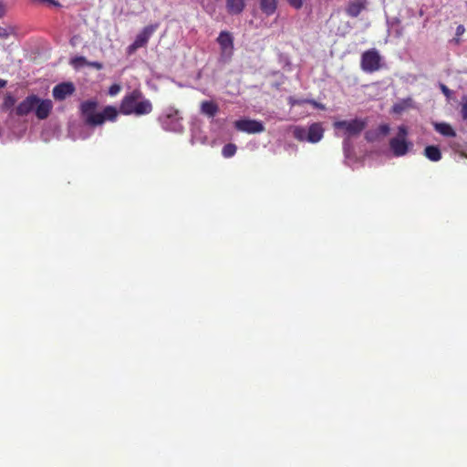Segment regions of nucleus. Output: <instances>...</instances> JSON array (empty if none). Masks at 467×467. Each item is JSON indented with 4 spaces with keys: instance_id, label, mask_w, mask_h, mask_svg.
Instances as JSON below:
<instances>
[{
    "instance_id": "obj_1",
    "label": "nucleus",
    "mask_w": 467,
    "mask_h": 467,
    "mask_svg": "<svg viewBox=\"0 0 467 467\" xmlns=\"http://www.w3.org/2000/svg\"><path fill=\"white\" fill-rule=\"evenodd\" d=\"M98 101L94 99L80 103L79 110L85 125L90 127L99 126L105 121H114L118 118V109L113 106H107L102 112H98Z\"/></svg>"
},
{
    "instance_id": "obj_2",
    "label": "nucleus",
    "mask_w": 467,
    "mask_h": 467,
    "mask_svg": "<svg viewBox=\"0 0 467 467\" xmlns=\"http://www.w3.org/2000/svg\"><path fill=\"white\" fill-rule=\"evenodd\" d=\"M119 111L126 116H146L151 113L152 104L140 90L133 89L122 98Z\"/></svg>"
},
{
    "instance_id": "obj_3",
    "label": "nucleus",
    "mask_w": 467,
    "mask_h": 467,
    "mask_svg": "<svg viewBox=\"0 0 467 467\" xmlns=\"http://www.w3.org/2000/svg\"><path fill=\"white\" fill-rule=\"evenodd\" d=\"M367 127V119L356 118L351 120H337L333 123V128L336 130H340L343 133L342 149L344 156L347 159L352 157L353 144L351 138L358 137Z\"/></svg>"
},
{
    "instance_id": "obj_4",
    "label": "nucleus",
    "mask_w": 467,
    "mask_h": 467,
    "mask_svg": "<svg viewBox=\"0 0 467 467\" xmlns=\"http://www.w3.org/2000/svg\"><path fill=\"white\" fill-rule=\"evenodd\" d=\"M161 129L169 132H183V118L180 110L172 106L166 107L161 110L159 119Z\"/></svg>"
},
{
    "instance_id": "obj_5",
    "label": "nucleus",
    "mask_w": 467,
    "mask_h": 467,
    "mask_svg": "<svg viewBox=\"0 0 467 467\" xmlns=\"http://www.w3.org/2000/svg\"><path fill=\"white\" fill-rule=\"evenodd\" d=\"M408 136L409 130L407 127L400 125L398 135L389 140V149L395 157L404 156L413 148V143L407 140Z\"/></svg>"
},
{
    "instance_id": "obj_6",
    "label": "nucleus",
    "mask_w": 467,
    "mask_h": 467,
    "mask_svg": "<svg viewBox=\"0 0 467 467\" xmlns=\"http://www.w3.org/2000/svg\"><path fill=\"white\" fill-rule=\"evenodd\" d=\"M295 139L309 143H317L322 140L324 129L320 123H312L309 128L296 126L293 130Z\"/></svg>"
},
{
    "instance_id": "obj_7",
    "label": "nucleus",
    "mask_w": 467,
    "mask_h": 467,
    "mask_svg": "<svg viewBox=\"0 0 467 467\" xmlns=\"http://www.w3.org/2000/svg\"><path fill=\"white\" fill-rule=\"evenodd\" d=\"M381 57L375 48H371L361 55V69L366 73H373L380 69Z\"/></svg>"
},
{
    "instance_id": "obj_8",
    "label": "nucleus",
    "mask_w": 467,
    "mask_h": 467,
    "mask_svg": "<svg viewBox=\"0 0 467 467\" xmlns=\"http://www.w3.org/2000/svg\"><path fill=\"white\" fill-rule=\"evenodd\" d=\"M235 129L241 132H246L248 134L261 133L265 130L264 124L261 120H255L251 119H241L234 123Z\"/></svg>"
},
{
    "instance_id": "obj_9",
    "label": "nucleus",
    "mask_w": 467,
    "mask_h": 467,
    "mask_svg": "<svg viewBox=\"0 0 467 467\" xmlns=\"http://www.w3.org/2000/svg\"><path fill=\"white\" fill-rule=\"evenodd\" d=\"M217 43L219 47H221L222 57L224 59H230L234 52V37L232 33L229 31H223L219 33Z\"/></svg>"
},
{
    "instance_id": "obj_10",
    "label": "nucleus",
    "mask_w": 467,
    "mask_h": 467,
    "mask_svg": "<svg viewBox=\"0 0 467 467\" xmlns=\"http://www.w3.org/2000/svg\"><path fill=\"white\" fill-rule=\"evenodd\" d=\"M75 92V86L72 82H61L52 88V97L57 101L65 100Z\"/></svg>"
},
{
    "instance_id": "obj_11",
    "label": "nucleus",
    "mask_w": 467,
    "mask_h": 467,
    "mask_svg": "<svg viewBox=\"0 0 467 467\" xmlns=\"http://www.w3.org/2000/svg\"><path fill=\"white\" fill-rule=\"evenodd\" d=\"M39 99L40 98L36 95H30L25 98L24 100L17 105L16 114L20 117L28 115L36 109Z\"/></svg>"
},
{
    "instance_id": "obj_12",
    "label": "nucleus",
    "mask_w": 467,
    "mask_h": 467,
    "mask_svg": "<svg viewBox=\"0 0 467 467\" xmlns=\"http://www.w3.org/2000/svg\"><path fill=\"white\" fill-rule=\"evenodd\" d=\"M158 27L157 24L154 25H148L139 34L136 36L135 41H133L132 44H136L138 46H140L142 47H145L148 44V40L150 39V36L152 34L156 31Z\"/></svg>"
},
{
    "instance_id": "obj_13",
    "label": "nucleus",
    "mask_w": 467,
    "mask_h": 467,
    "mask_svg": "<svg viewBox=\"0 0 467 467\" xmlns=\"http://www.w3.org/2000/svg\"><path fill=\"white\" fill-rule=\"evenodd\" d=\"M52 101L50 99H41L36 103L35 113L37 119H45L48 117L52 110Z\"/></svg>"
},
{
    "instance_id": "obj_14",
    "label": "nucleus",
    "mask_w": 467,
    "mask_h": 467,
    "mask_svg": "<svg viewBox=\"0 0 467 467\" xmlns=\"http://www.w3.org/2000/svg\"><path fill=\"white\" fill-rule=\"evenodd\" d=\"M219 112V106L213 101H202L200 104V113L208 119H213Z\"/></svg>"
},
{
    "instance_id": "obj_15",
    "label": "nucleus",
    "mask_w": 467,
    "mask_h": 467,
    "mask_svg": "<svg viewBox=\"0 0 467 467\" xmlns=\"http://www.w3.org/2000/svg\"><path fill=\"white\" fill-rule=\"evenodd\" d=\"M226 9L229 15H240L245 9V0H226Z\"/></svg>"
},
{
    "instance_id": "obj_16",
    "label": "nucleus",
    "mask_w": 467,
    "mask_h": 467,
    "mask_svg": "<svg viewBox=\"0 0 467 467\" xmlns=\"http://www.w3.org/2000/svg\"><path fill=\"white\" fill-rule=\"evenodd\" d=\"M260 9L266 17L274 16L277 9V0H260Z\"/></svg>"
},
{
    "instance_id": "obj_17",
    "label": "nucleus",
    "mask_w": 467,
    "mask_h": 467,
    "mask_svg": "<svg viewBox=\"0 0 467 467\" xmlns=\"http://www.w3.org/2000/svg\"><path fill=\"white\" fill-rule=\"evenodd\" d=\"M423 154L428 160L433 162H437L442 159V153L441 152L440 148L436 145H429L425 147Z\"/></svg>"
},
{
    "instance_id": "obj_18",
    "label": "nucleus",
    "mask_w": 467,
    "mask_h": 467,
    "mask_svg": "<svg viewBox=\"0 0 467 467\" xmlns=\"http://www.w3.org/2000/svg\"><path fill=\"white\" fill-rule=\"evenodd\" d=\"M366 7L365 1H353L348 5L347 14L351 17H358L360 15L361 11Z\"/></svg>"
},
{
    "instance_id": "obj_19",
    "label": "nucleus",
    "mask_w": 467,
    "mask_h": 467,
    "mask_svg": "<svg viewBox=\"0 0 467 467\" xmlns=\"http://www.w3.org/2000/svg\"><path fill=\"white\" fill-rule=\"evenodd\" d=\"M433 129L444 137H455V131L451 124L446 122H433Z\"/></svg>"
},
{
    "instance_id": "obj_20",
    "label": "nucleus",
    "mask_w": 467,
    "mask_h": 467,
    "mask_svg": "<svg viewBox=\"0 0 467 467\" xmlns=\"http://www.w3.org/2000/svg\"><path fill=\"white\" fill-rule=\"evenodd\" d=\"M236 150H237L236 145L232 144V143L224 144V146L223 147V150H222V154L224 158L228 159V158L233 157L236 153Z\"/></svg>"
},
{
    "instance_id": "obj_21",
    "label": "nucleus",
    "mask_w": 467,
    "mask_h": 467,
    "mask_svg": "<svg viewBox=\"0 0 467 467\" xmlns=\"http://www.w3.org/2000/svg\"><path fill=\"white\" fill-rule=\"evenodd\" d=\"M88 60L86 59L83 56L75 57L71 58V60H70L71 66H73L76 68H78L80 67H85L86 63H88Z\"/></svg>"
},
{
    "instance_id": "obj_22",
    "label": "nucleus",
    "mask_w": 467,
    "mask_h": 467,
    "mask_svg": "<svg viewBox=\"0 0 467 467\" xmlns=\"http://www.w3.org/2000/svg\"><path fill=\"white\" fill-rule=\"evenodd\" d=\"M390 128L388 124H380L378 129L374 130L375 132H378V135L380 137H385L389 133Z\"/></svg>"
},
{
    "instance_id": "obj_23",
    "label": "nucleus",
    "mask_w": 467,
    "mask_h": 467,
    "mask_svg": "<svg viewBox=\"0 0 467 467\" xmlns=\"http://www.w3.org/2000/svg\"><path fill=\"white\" fill-rule=\"evenodd\" d=\"M380 136L378 135L377 131H374L373 130H367L365 133V139L368 142H374L379 140Z\"/></svg>"
},
{
    "instance_id": "obj_24",
    "label": "nucleus",
    "mask_w": 467,
    "mask_h": 467,
    "mask_svg": "<svg viewBox=\"0 0 467 467\" xmlns=\"http://www.w3.org/2000/svg\"><path fill=\"white\" fill-rule=\"evenodd\" d=\"M15 105V98L11 95H7L5 99H4V109H10Z\"/></svg>"
},
{
    "instance_id": "obj_25",
    "label": "nucleus",
    "mask_w": 467,
    "mask_h": 467,
    "mask_svg": "<svg viewBox=\"0 0 467 467\" xmlns=\"http://www.w3.org/2000/svg\"><path fill=\"white\" fill-rule=\"evenodd\" d=\"M461 114L462 119L467 120V97L462 98Z\"/></svg>"
},
{
    "instance_id": "obj_26",
    "label": "nucleus",
    "mask_w": 467,
    "mask_h": 467,
    "mask_svg": "<svg viewBox=\"0 0 467 467\" xmlns=\"http://www.w3.org/2000/svg\"><path fill=\"white\" fill-rule=\"evenodd\" d=\"M307 100L308 99H295L293 97H289L290 106H301L304 103H306Z\"/></svg>"
},
{
    "instance_id": "obj_27",
    "label": "nucleus",
    "mask_w": 467,
    "mask_h": 467,
    "mask_svg": "<svg viewBox=\"0 0 467 467\" xmlns=\"http://www.w3.org/2000/svg\"><path fill=\"white\" fill-rule=\"evenodd\" d=\"M138 48H142V47L133 43L130 44L129 47H127L128 56H132L138 50Z\"/></svg>"
},
{
    "instance_id": "obj_28",
    "label": "nucleus",
    "mask_w": 467,
    "mask_h": 467,
    "mask_svg": "<svg viewBox=\"0 0 467 467\" xmlns=\"http://www.w3.org/2000/svg\"><path fill=\"white\" fill-rule=\"evenodd\" d=\"M86 67H92L96 68L97 70H102L103 69V64L101 62L98 61H88L86 63Z\"/></svg>"
},
{
    "instance_id": "obj_29",
    "label": "nucleus",
    "mask_w": 467,
    "mask_h": 467,
    "mask_svg": "<svg viewBox=\"0 0 467 467\" xmlns=\"http://www.w3.org/2000/svg\"><path fill=\"white\" fill-rule=\"evenodd\" d=\"M119 90H121V87L117 84H114L111 87H109V94L114 96L117 95L119 92Z\"/></svg>"
},
{
    "instance_id": "obj_30",
    "label": "nucleus",
    "mask_w": 467,
    "mask_h": 467,
    "mask_svg": "<svg viewBox=\"0 0 467 467\" xmlns=\"http://www.w3.org/2000/svg\"><path fill=\"white\" fill-rule=\"evenodd\" d=\"M307 103L312 105L313 107H315L316 109H317L319 110H325V105L322 103H319L314 99L307 100Z\"/></svg>"
},
{
    "instance_id": "obj_31",
    "label": "nucleus",
    "mask_w": 467,
    "mask_h": 467,
    "mask_svg": "<svg viewBox=\"0 0 467 467\" xmlns=\"http://www.w3.org/2000/svg\"><path fill=\"white\" fill-rule=\"evenodd\" d=\"M286 2L296 9L302 7V0H286Z\"/></svg>"
},
{
    "instance_id": "obj_32",
    "label": "nucleus",
    "mask_w": 467,
    "mask_h": 467,
    "mask_svg": "<svg viewBox=\"0 0 467 467\" xmlns=\"http://www.w3.org/2000/svg\"><path fill=\"white\" fill-rule=\"evenodd\" d=\"M404 109H405V107L403 104L399 103V104H395L393 106V111L396 114H400Z\"/></svg>"
},
{
    "instance_id": "obj_33",
    "label": "nucleus",
    "mask_w": 467,
    "mask_h": 467,
    "mask_svg": "<svg viewBox=\"0 0 467 467\" xmlns=\"http://www.w3.org/2000/svg\"><path fill=\"white\" fill-rule=\"evenodd\" d=\"M440 89H441L442 93L444 94V96L446 97H449L450 94H451V90H450L448 88L447 86L443 85V84H440Z\"/></svg>"
},
{
    "instance_id": "obj_34",
    "label": "nucleus",
    "mask_w": 467,
    "mask_h": 467,
    "mask_svg": "<svg viewBox=\"0 0 467 467\" xmlns=\"http://www.w3.org/2000/svg\"><path fill=\"white\" fill-rule=\"evenodd\" d=\"M9 36V32L6 28L0 26V38L6 39Z\"/></svg>"
},
{
    "instance_id": "obj_35",
    "label": "nucleus",
    "mask_w": 467,
    "mask_h": 467,
    "mask_svg": "<svg viewBox=\"0 0 467 467\" xmlns=\"http://www.w3.org/2000/svg\"><path fill=\"white\" fill-rule=\"evenodd\" d=\"M6 14V7L3 3L0 2V18L4 17Z\"/></svg>"
},
{
    "instance_id": "obj_36",
    "label": "nucleus",
    "mask_w": 467,
    "mask_h": 467,
    "mask_svg": "<svg viewBox=\"0 0 467 467\" xmlns=\"http://www.w3.org/2000/svg\"><path fill=\"white\" fill-rule=\"evenodd\" d=\"M463 32H464V27L462 25H460L456 27V36H462Z\"/></svg>"
},
{
    "instance_id": "obj_37",
    "label": "nucleus",
    "mask_w": 467,
    "mask_h": 467,
    "mask_svg": "<svg viewBox=\"0 0 467 467\" xmlns=\"http://www.w3.org/2000/svg\"><path fill=\"white\" fill-rule=\"evenodd\" d=\"M7 82L2 78H0V88L6 87Z\"/></svg>"
},
{
    "instance_id": "obj_38",
    "label": "nucleus",
    "mask_w": 467,
    "mask_h": 467,
    "mask_svg": "<svg viewBox=\"0 0 467 467\" xmlns=\"http://www.w3.org/2000/svg\"><path fill=\"white\" fill-rule=\"evenodd\" d=\"M44 1H49V2H51L52 4H56V5H57V2H56L55 0H44Z\"/></svg>"
},
{
    "instance_id": "obj_39",
    "label": "nucleus",
    "mask_w": 467,
    "mask_h": 467,
    "mask_svg": "<svg viewBox=\"0 0 467 467\" xmlns=\"http://www.w3.org/2000/svg\"><path fill=\"white\" fill-rule=\"evenodd\" d=\"M88 135L82 136V139H86Z\"/></svg>"
}]
</instances>
